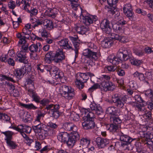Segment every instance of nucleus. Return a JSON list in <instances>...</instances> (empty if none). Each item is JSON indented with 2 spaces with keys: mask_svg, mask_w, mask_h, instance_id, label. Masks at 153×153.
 Returning a JSON list of instances; mask_svg holds the SVG:
<instances>
[{
  "mask_svg": "<svg viewBox=\"0 0 153 153\" xmlns=\"http://www.w3.org/2000/svg\"><path fill=\"white\" fill-rule=\"evenodd\" d=\"M2 133L6 136V139L5 140H6V142L11 140L12 135L13 134V132L9 131L5 132H2Z\"/></svg>",
  "mask_w": 153,
  "mask_h": 153,
  "instance_id": "4c0bfd02",
  "label": "nucleus"
},
{
  "mask_svg": "<svg viewBox=\"0 0 153 153\" xmlns=\"http://www.w3.org/2000/svg\"><path fill=\"white\" fill-rule=\"evenodd\" d=\"M83 55L94 60H97L100 56V53H97L89 49H86L83 50Z\"/></svg>",
  "mask_w": 153,
  "mask_h": 153,
  "instance_id": "9b49d317",
  "label": "nucleus"
},
{
  "mask_svg": "<svg viewBox=\"0 0 153 153\" xmlns=\"http://www.w3.org/2000/svg\"><path fill=\"white\" fill-rule=\"evenodd\" d=\"M11 95L14 97H18L19 95V91L15 88L13 90L10 91Z\"/></svg>",
  "mask_w": 153,
  "mask_h": 153,
  "instance_id": "6e6d98bb",
  "label": "nucleus"
},
{
  "mask_svg": "<svg viewBox=\"0 0 153 153\" xmlns=\"http://www.w3.org/2000/svg\"><path fill=\"white\" fill-rule=\"evenodd\" d=\"M106 70L108 71V72H114L116 70L117 67L114 66H108L105 67Z\"/></svg>",
  "mask_w": 153,
  "mask_h": 153,
  "instance_id": "bf43d9fd",
  "label": "nucleus"
},
{
  "mask_svg": "<svg viewBox=\"0 0 153 153\" xmlns=\"http://www.w3.org/2000/svg\"><path fill=\"white\" fill-rule=\"evenodd\" d=\"M22 50L21 51H22L23 52H28L29 50V47H28V45L27 44H25L22 46Z\"/></svg>",
  "mask_w": 153,
  "mask_h": 153,
  "instance_id": "774afa93",
  "label": "nucleus"
},
{
  "mask_svg": "<svg viewBox=\"0 0 153 153\" xmlns=\"http://www.w3.org/2000/svg\"><path fill=\"white\" fill-rule=\"evenodd\" d=\"M100 88V85H99V84L96 83V84H95L94 85H93L91 87H90L89 89V91H90L92 92L94 90L98 88Z\"/></svg>",
  "mask_w": 153,
  "mask_h": 153,
  "instance_id": "052dcab7",
  "label": "nucleus"
},
{
  "mask_svg": "<svg viewBox=\"0 0 153 153\" xmlns=\"http://www.w3.org/2000/svg\"><path fill=\"white\" fill-rule=\"evenodd\" d=\"M37 115L36 118L35 120V122H39L40 123V120L42 117H44L45 114L42 112L41 110L38 109L35 111Z\"/></svg>",
  "mask_w": 153,
  "mask_h": 153,
  "instance_id": "c9c22d12",
  "label": "nucleus"
},
{
  "mask_svg": "<svg viewBox=\"0 0 153 153\" xmlns=\"http://www.w3.org/2000/svg\"><path fill=\"white\" fill-rule=\"evenodd\" d=\"M123 10L125 15L130 20H132L133 19L134 14L132 11L131 4H126L123 7Z\"/></svg>",
  "mask_w": 153,
  "mask_h": 153,
  "instance_id": "ddd939ff",
  "label": "nucleus"
},
{
  "mask_svg": "<svg viewBox=\"0 0 153 153\" xmlns=\"http://www.w3.org/2000/svg\"><path fill=\"white\" fill-rule=\"evenodd\" d=\"M64 76L63 72L62 71H59L56 74L53 76H55L56 78H59L60 79H61Z\"/></svg>",
  "mask_w": 153,
  "mask_h": 153,
  "instance_id": "5fc2aeb1",
  "label": "nucleus"
},
{
  "mask_svg": "<svg viewBox=\"0 0 153 153\" xmlns=\"http://www.w3.org/2000/svg\"><path fill=\"white\" fill-rule=\"evenodd\" d=\"M84 121L82 123V125L85 129H90L93 128L95 127V123L94 120H88L86 118H83Z\"/></svg>",
  "mask_w": 153,
  "mask_h": 153,
  "instance_id": "a211bd4d",
  "label": "nucleus"
},
{
  "mask_svg": "<svg viewBox=\"0 0 153 153\" xmlns=\"http://www.w3.org/2000/svg\"><path fill=\"white\" fill-rule=\"evenodd\" d=\"M146 104L148 111L153 112V102L148 100L146 102Z\"/></svg>",
  "mask_w": 153,
  "mask_h": 153,
  "instance_id": "49530a36",
  "label": "nucleus"
},
{
  "mask_svg": "<svg viewBox=\"0 0 153 153\" xmlns=\"http://www.w3.org/2000/svg\"><path fill=\"white\" fill-rule=\"evenodd\" d=\"M28 94L32 97L33 99V100L36 103L39 102L40 98L34 90L29 88L28 90Z\"/></svg>",
  "mask_w": 153,
  "mask_h": 153,
  "instance_id": "393cba45",
  "label": "nucleus"
},
{
  "mask_svg": "<svg viewBox=\"0 0 153 153\" xmlns=\"http://www.w3.org/2000/svg\"><path fill=\"white\" fill-rule=\"evenodd\" d=\"M23 137L25 139L26 141V143L29 146H30L31 144L33 142V140L32 139H30L26 134H24Z\"/></svg>",
  "mask_w": 153,
  "mask_h": 153,
  "instance_id": "8fccbe9b",
  "label": "nucleus"
},
{
  "mask_svg": "<svg viewBox=\"0 0 153 153\" xmlns=\"http://www.w3.org/2000/svg\"><path fill=\"white\" fill-rule=\"evenodd\" d=\"M144 94L146 96L149 97V101L153 102V91L149 89L145 91Z\"/></svg>",
  "mask_w": 153,
  "mask_h": 153,
  "instance_id": "a19ab883",
  "label": "nucleus"
},
{
  "mask_svg": "<svg viewBox=\"0 0 153 153\" xmlns=\"http://www.w3.org/2000/svg\"><path fill=\"white\" fill-rule=\"evenodd\" d=\"M46 126L42 123H40L38 124L33 126V129L36 133H39L41 132L42 130L47 131V130L45 129Z\"/></svg>",
  "mask_w": 153,
  "mask_h": 153,
  "instance_id": "a878e982",
  "label": "nucleus"
},
{
  "mask_svg": "<svg viewBox=\"0 0 153 153\" xmlns=\"http://www.w3.org/2000/svg\"><path fill=\"white\" fill-rule=\"evenodd\" d=\"M70 39L72 42L74 48V49L72 44L69 43V40L68 39L65 38L62 39L58 42V44L63 49L67 50H74L75 52V57H77L78 54V50L79 48L80 45V40L77 35L74 36H70L69 37Z\"/></svg>",
  "mask_w": 153,
  "mask_h": 153,
  "instance_id": "f257e3e1",
  "label": "nucleus"
},
{
  "mask_svg": "<svg viewBox=\"0 0 153 153\" xmlns=\"http://www.w3.org/2000/svg\"><path fill=\"white\" fill-rule=\"evenodd\" d=\"M27 73L28 74V78L35 79L36 72L34 70L32 69L31 66L29 65L27 68Z\"/></svg>",
  "mask_w": 153,
  "mask_h": 153,
  "instance_id": "c756f323",
  "label": "nucleus"
},
{
  "mask_svg": "<svg viewBox=\"0 0 153 153\" xmlns=\"http://www.w3.org/2000/svg\"><path fill=\"white\" fill-rule=\"evenodd\" d=\"M119 135L120 140L123 142L121 143V146L124 148V149L131 150L132 147L131 143L133 141L132 139L122 132L119 133Z\"/></svg>",
  "mask_w": 153,
  "mask_h": 153,
  "instance_id": "423d86ee",
  "label": "nucleus"
},
{
  "mask_svg": "<svg viewBox=\"0 0 153 153\" xmlns=\"http://www.w3.org/2000/svg\"><path fill=\"white\" fill-rule=\"evenodd\" d=\"M133 52L135 54L139 56H143V52L142 51L138 50L136 49H134L133 50Z\"/></svg>",
  "mask_w": 153,
  "mask_h": 153,
  "instance_id": "69168bd1",
  "label": "nucleus"
},
{
  "mask_svg": "<svg viewBox=\"0 0 153 153\" xmlns=\"http://www.w3.org/2000/svg\"><path fill=\"white\" fill-rule=\"evenodd\" d=\"M64 129L67 131H72L71 134L78 133L77 127L74 124L71 123H66L63 126Z\"/></svg>",
  "mask_w": 153,
  "mask_h": 153,
  "instance_id": "412c9836",
  "label": "nucleus"
},
{
  "mask_svg": "<svg viewBox=\"0 0 153 153\" xmlns=\"http://www.w3.org/2000/svg\"><path fill=\"white\" fill-rule=\"evenodd\" d=\"M55 52L50 51L48 52L45 55V61L46 62L50 63L52 61L55 62Z\"/></svg>",
  "mask_w": 153,
  "mask_h": 153,
  "instance_id": "bb28decb",
  "label": "nucleus"
},
{
  "mask_svg": "<svg viewBox=\"0 0 153 153\" xmlns=\"http://www.w3.org/2000/svg\"><path fill=\"white\" fill-rule=\"evenodd\" d=\"M134 99L136 101L140 103H143L145 102L140 95H135L134 96Z\"/></svg>",
  "mask_w": 153,
  "mask_h": 153,
  "instance_id": "0e129e2a",
  "label": "nucleus"
},
{
  "mask_svg": "<svg viewBox=\"0 0 153 153\" xmlns=\"http://www.w3.org/2000/svg\"><path fill=\"white\" fill-rule=\"evenodd\" d=\"M79 138V135L78 133L71 134V135L69 136L68 139L65 143L69 147H72Z\"/></svg>",
  "mask_w": 153,
  "mask_h": 153,
  "instance_id": "f8f14e48",
  "label": "nucleus"
},
{
  "mask_svg": "<svg viewBox=\"0 0 153 153\" xmlns=\"http://www.w3.org/2000/svg\"><path fill=\"white\" fill-rule=\"evenodd\" d=\"M115 88V85L110 81L104 80L100 83V89L102 91H112Z\"/></svg>",
  "mask_w": 153,
  "mask_h": 153,
  "instance_id": "9d476101",
  "label": "nucleus"
},
{
  "mask_svg": "<svg viewBox=\"0 0 153 153\" xmlns=\"http://www.w3.org/2000/svg\"><path fill=\"white\" fill-rule=\"evenodd\" d=\"M55 62L58 63L61 62L65 58V53L63 50H58L55 52Z\"/></svg>",
  "mask_w": 153,
  "mask_h": 153,
  "instance_id": "4be33fe9",
  "label": "nucleus"
},
{
  "mask_svg": "<svg viewBox=\"0 0 153 153\" xmlns=\"http://www.w3.org/2000/svg\"><path fill=\"white\" fill-rule=\"evenodd\" d=\"M110 22L107 19H105L102 21L100 27L103 32L109 34L111 33V30L109 26Z\"/></svg>",
  "mask_w": 153,
  "mask_h": 153,
  "instance_id": "4468645a",
  "label": "nucleus"
},
{
  "mask_svg": "<svg viewBox=\"0 0 153 153\" xmlns=\"http://www.w3.org/2000/svg\"><path fill=\"white\" fill-rule=\"evenodd\" d=\"M71 117L74 120L77 121L79 120V116L77 114L75 113H74V114H71Z\"/></svg>",
  "mask_w": 153,
  "mask_h": 153,
  "instance_id": "e2e57ef3",
  "label": "nucleus"
},
{
  "mask_svg": "<svg viewBox=\"0 0 153 153\" xmlns=\"http://www.w3.org/2000/svg\"><path fill=\"white\" fill-rule=\"evenodd\" d=\"M136 106L138 111L144 113L143 116L147 120H152V112L147 110L144 105L137 103Z\"/></svg>",
  "mask_w": 153,
  "mask_h": 153,
  "instance_id": "6e6552de",
  "label": "nucleus"
},
{
  "mask_svg": "<svg viewBox=\"0 0 153 153\" xmlns=\"http://www.w3.org/2000/svg\"><path fill=\"white\" fill-rule=\"evenodd\" d=\"M116 71L117 72L118 75L120 76H123L125 75V71L122 69L121 68L116 69Z\"/></svg>",
  "mask_w": 153,
  "mask_h": 153,
  "instance_id": "13d9d810",
  "label": "nucleus"
},
{
  "mask_svg": "<svg viewBox=\"0 0 153 153\" xmlns=\"http://www.w3.org/2000/svg\"><path fill=\"white\" fill-rule=\"evenodd\" d=\"M49 102L50 101L48 99L44 98L42 100H40L39 103L42 106H46L49 104Z\"/></svg>",
  "mask_w": 153,
  "mask_h": 153,
  "instance_id": "3c124183",
  "label": "nucleus"
},
{
  "mask_svg": "<svg viewBox=\"0 0 153 153\" xmlns=\"http://www.w3.org/2000/svg\"><path fill=\"white\" fill-rule=\"evenodd\" d=\"M99 0L100 3H101L102 1L103 2H104L106 1V0ZM118 1V0H107V3L110 6V7L108 8V14L112 15L115 14L116 15H117V16H118L120 15V13L118 11H117V9L115 8L114 7L111 6L112 5L115 4Z\"/></svg>",
  "mask_w": 153,
  "mask_h": 153,
  "instance_id": "1a4fd4ad",
  "label": "nucleus"
},
{
  "mask_svg": "<svg viewBox=\"0 0 153 153\" xmlns=\"http://www.w3.org/2000/svg\"><path fill=\"white\" fill-rule=\"evenodd\" d=\"M109 126L108 130H109L110 132L113 133L117 132L121 127V126L116 125L112 123L108 125V127Z\"/></svg>",
  "mask_w": 153,
  "mask_h": 153,
  "instance_id": "473e14b6",
  "label": "nucleus"
},
{
  "mask_svg": "<svg viewBox=\"0 0 153 153\" xmlns=\"http://www.w3.org/2000/svg\"><path fill=\"white\" fill-rule=\"evenodd\" d=\"M128 99L126 95H120L118 94L113 95L112 100L115 106L118 108H122Z\"/></svg>",
  "mask_w": 153,
  "mask_h": 153,
  "instance_id": "39448f33",
  "label": "nucleus"
},
{
  "mask_svg": "<svg viewBox=\"0 0 153 153\" xmlns=\"http://www.w3.org/2000/svg\"><path fill=\"white\" fill-rule=\"evenodd\" d=\"M20 130H19V133L22 137L24 134H26L25 133H30L31 131V128L30 127L25 125H20Z\"/></svg>",
  "mask_w": 153,
  "mask_h": 153,
  "instance_id": "c85d7f7f",
  "label": "nucleus"
},
{
  "mask_svg": "<svg viewBox=\"0 0 153 153\" xmlns=\"http://www.w3.org/2000/svg\"><path fill=\"white\" fill-rule=\"evenodd\" d=\"M70 136L69 134L66 132H62L59 134L57 136L58 139L62 142L65 143Z\"/></svg>",
  "mask_w": 153,
  "mask_h": 153,
  "instance_id": "b1692460",
  "label": "nucleus"
},
{
  "mask_svg": "<svg viewBox=\"0 0 153 153\" xmlns=\"http://www.w3.org/2000/svg\"><path fill=\"white\" fill-rule=\"evenodd\" d=\"M59 105L51 104L47 105L45 109L51 117L57 119L61 114V112L59 111Z\"/></svg>",
  "mask_w": 153,
  "mask_h": 153,
  "instance_id": "20e7f679",
  "label": "nucleus"
},
{
  "mask_svg": "<svg viewBox=\"0 0 153 153\" xmlns=\"http://www.w3.org/2000/svg\"><path fill=\"white\" fill-rule=\"evenodd\" d=\"M144 3H146L149 7V10L153 12V0H146Z\"/></svg>",
  "mask_w": 153,
  "mask_h": 153,
  "instance_id": "de8ad7c7",
  "label": "nucleus"
},
{
  "mask_svg": "<svg viewBox=\"0 0 153 153\" xmlns=\"http://www.w3.org/2000/svg\"><path fill=\"white\" fill-rule=\"evenodd\" d=\"M76 81L75 82L76 86L77 88L79 89L83 88L84 86V82H82L81 80H79V79H78V78L76 77Z\"/></svg>",
  "mask_w": 153,
  "mask_h": 153,
  "instance_id": "79ce46f5",
  "label": "nucleus"
},
{
  "mask_svg": "<svg viewBox=\"0 0 153 153\" xmlns=\"http://www.w3.org/2000/svg\"><path fill=\"white\" fill-rule=\"evenodd\" d=\"M34 20L35 21L34 24L33 25V27L34 28L36 27H38L39 26L43 24V20L41 19H37L34 18Z\"/></svg>",
  "mask_w": 153,
  "mask_h": 153,
  "instance_id": "a18cd8bd",
  "label": "nucleus"
},
{
  "mask_svg": "<svg viewBox=\"0 0 153 153\" xmlns=\"http://www.w3.org/2000/svg\"><path fill=\"white\" fill-rule=\"evenodd\" d=\"M45 14L52 18H54L56 16V14L52 11V9H49L46 10L45 12Z\"/></svg>",
  "mask_w": 153,
  "mask_h": 153,
  "instance_id": "37998d69",
  "label": "nucleus"
},
{
  "mask_svg": "<svg viewBox=\"0 0 153 153\" xmlns=\"http://www.w3.org/2000/svg\"><path fill=\"white\" fill-rule=\"evenodd\" d=\"M113 44L112 41L110 40L109 39H107L103 40L101 42V45L102 47L106 48H109Z\"/></svg>",
  "mask_w": 153,
  "mask_h": 153,
  "instance_id": "e433bc0d",
  "label": "nucleus"
},
{
  "mask_svg": "<svg viewBox=\"0 0 153 153\" xmlns=\"http://www.w3.org/2000/svg\"><path fill=\"white\" fill-rule=\"evenodd\" d=\"M112 27L114 31L117 33H122L123 31V27L120 25L117 22L115 24H112Z\"/></svg>",
  "mask_w": 153,
  "mask_h": 153,
  "instance_id": "7c9ffc66",
  "label": "nucleus"
},
{
  "mask_svg": "<svg viewBox=\"0 0 153 153\" xmlns=\"http://www.w3.org/2000/svg\"><path fill=\"white\" fill-rule=\"evenodd\" d=\"M6 142L7 145L11 149H15L17 147V145L14 142L11 141V140L8 141Z\"/></svg>",
  "mask_w": 153,
  "mask_h": 153,
  "instance_id": "09e8293b",
  "label": "nucleus"
},
{
  "mask_svg": "<svg viewBox=\"0 0 153 153\" xmlns=\"http://www.w3.org/2000/svg\"><path fill=\"white\" fill-rule=\"evenodd\" d=\"M106 113L111 115V116L120 115V111L115 106H111L106 110Z\"/></svg>",
  "mask_w": 153,
  "mask_h": 153,
  "instance_id": "5701e85b",
  "label": "nucleus"
},
{
  "mask_svg": "<svg viewBox=\"0 0 153 153\" xmlns=\"http://www.w3.org/2000/svg\"><path fill=\"white\" fill-rule=\"evenodd\" d=\"M28 66H29V65H27L25 66H23L20 68L15 69L13 71V74L18 79H20L26 73H27V68Z\"/></svg>",
  "mask_w": 153,
  "mask_h": 153,
  "instance_id": "dca6fc26",
  "label": "nucleus"
},
{
  "mask_svg": "<svg viewBox=\"0 0 153 153\" xmlns=\"http://www.w3.org/2000/svg\"><path fill=\"white\" fill-rule=\"evenodd\" d=\"M127 60L128 59H129L132 64L134 65L139 66L141 64L142 62L141 60L135 59L132 56L131 52L130 50L127 49Z\"/></svg>",
  "mask_w": 153,
  "mask_h": 153,
  "instance_id": "aec40b11",
  "label": "nucleus"
},
{
  "mask_svg": "<svg viewBox=\"0 0 153 153\" xmlns=\"http://www.w3.org/2000/svg\"><path fill=\"white\" fill-rule=\"evenodd\" d=\"M80 29H81V34H85V32L88 30V28L87 26H84L80 25Z\"/></svg>",
  "mask_w": 153,
  "mask_h": 153,
  "instance_id": "338daca9",
  "label": "nucleus"
},
{
  "mask_svg": "<svg viewBox=\"0 0 153 153\" xmlns=\"http://www.w3.org/2000/svg\"><path fill=\"white\" fill-rule=\"evenodd\" d=\"M90 107L92 111H95L96 113H97L98 114H100V113H102L101 107L98 106L95 103H93L91 104Z\"/></svg>",
  "mask_w": 153,
  "mask_h": 153,
  "instance_id": "72a5a7b5",
  "label": "nucleus"
},
{
  "mask_svg": "<svg viewBox=\"0 0 153 153\" xmlns=\"http://www.w3.org/2000/svg\"><path fill=\"white\" fill-rule=\"evenodd\" d=\"M80 19L82 22L86 25H88L97 20V17L96 16L87 14L86 11L82 10L79 16Z\"/></svg>",
  "mask_w": 153,
  "mask_h": 153,
  "instance_id": "0eeeda50",
  "label": "nucleus"
},
{
  "mask_svg": "<svg viewBox=\"0 0 153 153\" xmlns=\"http://www.w3.org/2000/svg\"><path fill=\"white\" fill-rule=\"evenodd\" d=\"M110 121L113 124L116 125H120V124L122 122V120L118 115H114L113 116H111Z\"/></svg>",
  "mask_w": 153,
  "mask_h": 153,
  "instance_id": "2f4dec72",
  "label": "nucleus"
},
{
  "mask_svg": "<svg viewBox=\"0 0 153 153\" xmlns=\"http://www.w3.org/2000/svg\"><path fill=\"white\" fill-rule=\"evenodd\" d=\"M1 120H2L6 122H10V118L7 114L4 113Z\"/></svg>",
  "mask_w": 153,
  "mask_h": 153,
  "instance_id": "680f3d73",
  "label": "nucleus"
},
{
  "mask_svg": "<svg viewBox=\"0 0 153 153\" xmlns=\"http://www.w3.org/2000/svg\"><path fill=\"white\" fill-rule=\"evenodd\" d=\"M30 12V15L31 16L36 15L38 13L37 9L33 7H31Z\"/></svg>",
  "mask_w": 153,
  "mask_h": 153,
  "instance_id": "4d7b16f0",
  "label": "nucleus"
},
{
  "mask_svg": "<svg viewBox=\"0 0 153 153\" xmlns=\"http://www.w3.org/2000/svg\"><path fill=\"white\" fill-rule=\"evenodd\" d=\"M1 76V79H2L8 80L13 82H15V81L13 79V77H11V76H7L5 75H2Z\"/></svg>",
  "mask_w": 153,
  "mask_h": 153,
  "instance_id": "864d4df0",
  "label": "nucleus"
},
{
  "mask_svg": "<svg viewBox=\"0 0 153 153\" xmlns=\"http://www.w3.org/2000/svg\"><path fill=\"white\" fill-rule=\"evenodd\" d=\"M26 54L25 52H23L22 51L17 53L16 55V59L19 62L25 63L26 62Z\"/></svg>",
  "mask_w": 153,
  "mask_h": 153,
  "instance_id": "cd10ccee",
  "label": "nucleus"
},
{
  "mask_svg": "<svg viewBox=\"0 0 153 153\" xmlns=\"http://www.w3.org/2000/svg\"><path fill=\"white\" fill-rule=\"evenodd\" d=\"M38 47L36 44H32L29 47V50L30 51V57L33 59H38L37 52L38 51Z\"/></svg>",
  "mask_w": 153,
  "mask_h": 153,
  "instance_id": "6ab92c4d",
  "label": "nucleus"
},
{
  "mask_svg": "<svg viewBox=\"0 0 153 153\" xmlns=\"http://www.w3.org/2000/svg\"><path fill=\"white\" fill-rule=\"evenodd\" d=\"M127 49L125 48H121L117 53V56L113 54L109 55L107 60L113 65H117L121 62L123 60L127 61Z\"/></svg>",
  "mask_w": 153,
  "mask_h": 153,
  "instance_id": "f03ea898",
  "label": "nucleus"
},
{
  "mask_svg": "<svg viewBox=\"0 0 153 153\" xmlns=\"http://www.w3.org/2000/svg\"><path fill=\"white\" fill-rule=\"evenodd\" d=\"M94 76L93 74L90 72L85 73H78L76 74V77L78 78V79H79V80H81L82 82L85 83L89 79V77L91 78L92 77Z\"/></svg>",
  "mask_w": 153,
  "mask_h": 153,
  "instance_id": "2eb2a0df",
  "label": "nucleus"
},
{
  "mask_svg": "<svg viewBox=\"0 0 153 153\" xmlns=\"http://www.w3.org/2000/svg\"><path fill=\"white\" fill-rule=\"evenodd\" d=\"M20 105L21 106L29 109L36 110L38 108L37 107L34 106L32 103L27 104L21 103Z\"/></svg>",
  "mask_w": 153,
  "mask_h": 153,
  "instance_id": "ea45409f",
  "label": "nucleus"
},
{
  "mask_svg": "<svg viewBox=\"0 0 153 153\" xmlns=\"http://www.w3.org/2000/svg\"><path fill=\"white\" fill-rule=\"evenodd\" d=\"M59 90L62 96L66 99L69 100L74 97V90L70 86L63 84L60 85Z\"/></svg>",
  "mask_w": 153,
  "mask_h": 153,
  "instance_id": "7ed1b4c3",
  "label": "nucleus"
},
{
  "mask_svg": "<svg viewBox=\"0 0 153 153\" xmlns=\"http://www.w3.org/2000/svg\"><path fill=\"white\" fill-rule=\"evenodd\" d=\"M90 140L86 138H83L81 139L80 141V144L85 147H87L90 144Z\"/></svg>",
  "mask_w": 153,
  "mask_h": 153,
  "instance_id": "58836bf2",
  "label": "nucleus"
},
{
  "mask_svg": "<svg viewBox=\"0 0 153 153\" xmlns=\"http://www.w3.org/2000/svg\"><path fill=\"white\" fill-rule=\"evenodd\" d=\"M43 25L46 27V28L49 30L53 29V22L52 21L48 19H45L43 20Z\"/></svg>",
  "mask_w": 153,
  "mask_h": 153,
  "instance_id": "f704fd0d",
  "label": "nucleus"
},
{
  "mask_svg": "<svg viewBox=\"0 0 153 153\" xmlns=\"http://www.w3.org/2000/svg\"><path fill=\"white\" fill-rule=\"evenodd\" d=\"M88 118V120H94V115L93 112L90 111L88 113L87 115L85 116L83 118Z\"/></svg>",
  "mask_w": 153,
  "mask_h": 153,
  "instance_id": "c03bdc74",
  "label": "nucleus"
},
{
  "mask_svg": "<svg viewBox=\"0 0 153 153\" xmlns=\"http://www.w3.org/2000/svg\"><path fill=\"white\" fill-rule=\"evenodd\" d=\"M96 144L99 149L105 148L110 142L109 140L106 138L98 137L96 139Z\"/></svg>",
  "mask_w": 153,
  "mask_h": 153,
  "instance_id": "f3484780",
  "label": "nucleus"
},
{
  "mask_svg": "<svg viewBox=\"0 0 153 153\" xmlns=\"http://www.w3.org/2000/svg\"><path fill=\"white\" fill-rule=\"evenodd\" d=\"M51 68V70L50 74L53 76L56 74L57 72L59 71V68L56 66H52Z\"/></svg>",
  "mask_w": 153,
  "mask_h": 153,
  "instance_id": "603ef678",
  "label": "nucleus"
}]
</instances>
